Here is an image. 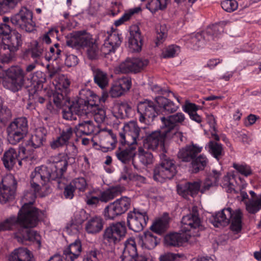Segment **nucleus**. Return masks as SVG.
<instances>
[{"mask_svg": "<svg viewBox=\"0 0 261 261\" xmlns=\"http://www.w3.org/2000/svg\"><path fill=\"white\" fill-rule=\"evenodd\" d=\"M127 145V148L122 149L119 148L116 152L118 159L123 163H127L132 160L136 154V147L134 145Z\"/></svg>", "mask_w": 261, "mask_h": 261, "instance_id": "nucleus-39", "label": "nucleus"}, {"mask_svg": "<svg viewBox=\"0 0 261 261\" xmlns=\"http://www.w3.org/2000/svg\"><path fill=\"white\" fill-rule=\"evenodd\" d=\"M114 111L121 118L129 117L132 113V108L127 103L122 102L115 105Z\"/></svg>", "mask_w": 261, "mask_h": 261, "instance_id": "nucleus-45", "label": "nucleus"}, {"mask_svg": "<svg viewBox=\"0 0 261 261\" xmlns=\"http://www.w3.org/2000/svg\"><path fill=\"white\" fill-rule=\"evenodd\" d=\"M122 188L120 186L112 187L103 191L100 192L99 199L100 201L107 202L121 194Z\"/></svg>", "mask_w": 261, "mask_h": 261, "instance_id": "nucleus-40", "label": "nucleus"}, {"mask_svg": "<svg viewBox=\"0 0 261 261\" xmlns=\"http://www.w3.org/2000/svg\"><path fill=\"white\" fill-rule=\"evenodd\" d=\"M126 233L124 222L112 223L107 227L103 233V240L106 243L115 245L122 240Z\"/></svg>", "mask_w": 261, "mask_h": 261, "instance_id": "nucleus-11", "label": "nucleus"}, {"mask_svg": "<svg viewBox=\"0 0 261 261\" xmlns=\"http://www.w3.org/2000/svg\"><path fill=\"white\" fill-rule=\"evenodd\" d=\"M124 133L120 134V142L123 145H134L139 138L140 129L135 121L125 124L123 126Z\"/></svg>", "mask_w": 261, "mask_h": 261, "instance_id": "nucleus-21", "label": "nucleus"}, {"mask_svg": "<svg viewBox=\"0 0 261 261\" xmlns=\"http://www.w3.org/2000/svg\"><path fill=\"white\" fill-rule=\"evenodd\" d=\"M130 37L129 39V48L132 51H139L142 45L141 32L137 26L130 28Z\"/></svg>", "mask_w": 261, "mask_h": 261, "instance_id": "nucleus-32", "label": "nucleus"}, {"mask_svg": "<svg viewBox=\"0 0 261 261\" xmlns=\"http://www.w3.org/2000/svg\"><path fill=\"white\" fill-rule=\"evenodd\" d=\"M81 220L79 222H75L72 220L71 221L67 224L65 230L69 234L77 233L81 229Z\"/></svg>", "mask_w": 261, "mask_h": 261, "instance_id": "nucleus-58", "label": "nucleus"}, {"mask_svg": "<svg viewBox=\"0 0 261 261\" xmlns=\"http://www.w3.org/2000/svg\"><path fill=\"white\" fill-rule=\"evenodd\" d=\"M206 121L210 125L212 138L217 141L219 140V137L216 132L215 126L216 122L214 116L212 115H207L206 116Z\"/></svg>", "mask_w": 261, "mask_h": 261, "instance_id": "nucleus-59", "label": "nucleus"}, {"mask_svg": "<svg viewBox=\"0 0 261 261\" xmlns=\"http://www.w3.org/2000/svg\"><path fill=\"white\" fill-rule=\"evenodd\" d=\"M67 45L72 48H87V54L90 59H95L98 56L97 45L93 42L91 36L85 31L77 32L68 38Z\"/></svg>", "mask_w": 261, "mask_h": 261, "instance_id": "nucleus-7", "label": "nucleus"}, {"mask_svg": "<svg viewBox=\"0 0 261 261\" xmlns=\"http://www.w3.org/2000/svg\"><path fill=\"white\" fill-rule=\"evenodd\" d=\"M8 140L11 144H16L26 136L28 133V121L24 117L16 118L7 128Z\"/></svg>", "mask_w": 261, "mask_h": 261, "instance_id": "nucleus-10", "label": "nucleus"}, {"mask_svg": "<svg viewBox=\"0 0 261 261\" xmlns=\"http://www.w3.org/2000/svg\"><path fill=\"white\" fill-rule=\"evenodd\" d=\"M201 221L197 212L190 214L182 217L181 231L184 232L191 240L190 244H193L199 237Z\"/></svg>", "mask_w": 261, "mask_h": 261, "instance_id": "nucleus-9", "label": "nucleus"}, {"mask_svg": "<svg viewBox=\"0 0 261 261\" xmlns=\"http://www.w3.org/2000/svg\"><path fill=\"white\" fill-rule=\"evenodd\" d=\"M221 177V173L220 171L213 170L207 175L201 187V181L197 180L179 184L177 186V191L179 195L186 198L189 195L193 197L197 194L199 191L203 193L212 188L218 187L220 184Z\"/></svg>", "mask_w": 261, "mask_h": 261, "instance_id": "nucleus-3", "label": "nucleus"}, {"mask_svg": "<svg viewBox=\"0 0 261 261\" xmlns=\"http://www.w3.org/2000/svg\"><path fill=\"white\" fill-rule=\"evenodd\" d=\"M220 25L216 24L208 27L205 31L202 33H192L185 36L182 40L188 48L198 50L204 47L206 40L210 41L217 37L220 32L219 30Z\"/></svg>", "mask_w": 261, "mask_h": 261, "instance_id": "nucleus-6", "label": "nucleus"}, {"mask_svg": "<svg viewBox=\"0 0 261 261\" xmlns=\"http://www.w3.org/2000/svg\"><path fill=\"white\" fill-rule=\"evenodd\" d=\"M81 251V242L77 239L65 249L63 255L66 261H73L80 256Z\"/></svg>", "mask_w": 261, "mask_h": 261, "instance_id": "nucleus-35", "label": "nucleus"}, {"mask_svg": "<svg viewBox=\"0 0 261 261\" xmlns=\"http://www.w3.org/2000/svg\"><path fill=\"white\" fill-rule=\"evenodd\" d=\"M161 119L167 136L173 134V129L176 126L185 125L188 121L182 112H177L167 117H163Z\"/></svg>", "mask_w": 261, "mask_h": 261, "instance_id": "nucleus-23", "label": "nucleus"}, {"mask_svg": "<svg viewBox=\"0 0 261 261\" xmlns=\"http://www.w3.org/2000/svg\"><path fill=\"white\" fill-rule=\"evenodd\" d=\"M30 186L32 193L26 192L23 196V200L28 201V203L33 205L37 196L44 197L47 193L44 192V186L52 179V174L47 166L42 165L36 167L31 173Z\"/></svg>", "mask_w": 261, "mask_h": 261, "instance_id": "nucleus-2", "label": "nucleus"}, {"mask_svg": "<svg viewBox=\"0 0 261 261\" xmlns=\"http://www.w3.org/2000/svg\"><path fill=\"white\" fill-rule=\"evenodd\" d=\"M140 10L141 9L139 7L129 9L128 11H125L121 17L115 21L114 24L116 27L122 24L125 21L129 20L134 14L138 13Z\"/></svg>", "mask_w": 261, "mask_h": 261, "instance_id": "nucleus-51", "label": "nucleus"}, {"mask_svg": "<svg viewBox=\"0 0 261 261\" xmlns=\"http://www.w3.org/2000/svg\"><path fill=\"white\" fill-rule=\"evenodd\" d=\"M96 127L91 120L84 121L79 123L75 127L74 132L77 136L82 135H89L93 133Z\"/></svg>", "mask_w": 261, "mask_h": 261, "instance_id": "nucleus-38", "label": "nucleus"}, {"mask_svg": "<svg viewBox=\"0 0 261 261\" xmlns=\"http://www.w3.org/2000/svg\"><path fill=\"white\" fill-rule=\"evenodd\" d=\"M180 52V48L177 45H172L167 47L162 53L164 58H172L177 55Z\"/></svg>", "mask_w": 261, "mask_h": 261, "instance_id": "nucleus-56", "label": "nucleus"}, {"mask_svg": "<svg viewBox=\"0 0 261 261\" xmlns=\"http://www.w3.org/2000/svg\"><path fill=\"white\" fill-rule=\"evenodd\" d=\"M233 179V176L230 173H227L225 175L220 184V186L227 193H236L234 186L231 180Z\"/></svg>", "mask_w": 261, "mask_h": 261, "instance_id": "nucleus-48", "label": "nucleus"}, {"mask_svg": "<svg viewBox=\"0 0 261 261\" xmlns=\"http://www.w3.org/2000/svg\"><path fill=\"white\" fill-rule=\"evenodd\" d=\"M93 73L94 82L100 88L103 89L108 85L109 79L106 72L95 68L93 69Z\"/></svg>", "mask_w": 261, "mask_h": 261, "instance_id": "nucleus-43", "label": "nucleus"}, {"mask_svg": "<svg viewBox=\"0 0 261 261\" xmlns=\"http://www.w3.org/2000/svg\"><path fill=\"white\" fill-rule=\"evenodd\" d=\"M32 18V12L27 8L22 7L18 13L11 17V21L14 25L31 32L34 26Z\"/></svg>", "mask_w": 261, "mask_h": 261, "instance_id": "nucleus-20", "label": "nucleus"}, {"mask_svg": "<svg viewBox=\"0 0 261 261\" xmlns=\"http://www.w3.org/2000/svg\"><path fill=\"white\" fill-rule=\"evenodd\" d=\"M122 261H154L155 258L149 254L139 255L135 239H128L124 244V248L121 256Z\"/></svg>", "mask_w": 261, "mask_h": 261, "instance_id": "nucleus-16", "label": "nucleus"}, {"mask_svg": "<svg viewBox=\"0 0 261 261\" xmlns=\"http://www.w3.org/2000/svg\"><path fill=\"white\" fill-rule=\"evenodd\" d=\"M68 157L64 153H59L55 156H51L49 160L50 164L48 167L52 174V179L58 180L59 184H60V178L66 172L68 165Z\"/></svg>", "mask_w": 261, "mask_h": 261, "instance_id": "nucleus-13", "label": "nucleus"}, {"mask_svg": "<svg viewBox=\"0 0 261 261\" xmlns=\"http://www.w3.org/2000/svg\"><path fill=\"white\" fill-rule=\"evenodd\" d=\"M132 86L131 79L124 76L115 81L110 90V94L112 97H118L128 91Z\"/></svg>", "mask_w": 261, "mask_h": 261, "instance_id": "nucleus-25", "label": "nucleus"}, {"mask_svg": "<svg viewBox=\"0 0 261 261\" xmlns=\"http://www.w3.org/2000/svg\"><path fill=\"white\" fill-rule=\"evenodd\" d=\"M98 103V102H92L91 104L87 106H83V107L85 110L84 115L93 117L97 123L101 124L105 120L106 114L105 109Z\"/></svg>", "mask_w": 261, "mask_h": 261, "instance_id": "nucleus-26", "label": "nucleus"}, {"mask_svg": "<svg viewBox=\"0 0 261 261\" xmlns=\"http://www.w3.org/2000/svg\"><path fill=\"white\" fill-rule=\"evenodd\" d=\"M59 44L56 43L54 46L50 47L49 60H56L60 57L61 50L59 48Z\"/></svg>", "mask_w": 261, "mask_h": 261, "instance_id": "nucleus-63", "label": "nucleus"}, {"mask_svg": "<svg viewBox=\"0 0 261 261\" xmlns=\"http://www.w3.org/2000/svg\"><path fill=\"white\" fill-rule=\"evenodd\" d=\"M246 211L250 214H255L261 210V194L254 198H250L245 202Z\"/></svg>", "mask_w": 261, "mask_h": 261, "instance_id": "nucleus-42", "label": "nucleus"}, {"mask_svg": "<svg viewBox=\"0 0 261 261\" xmlns=\"http://www.w3.org/2000/svg\"><path fill=\"white\" fill-rule=\"evenodd\" d=\"M22 44L21 35L14 31L7 37H3L0 42V61L8 62L12 59L11 52L19 49Z\"/></svg>", "mask_w": 261, "mask_h": 261, "instance_id": "nucleus-8", "label": "nucleus"}, {"mask_svg": "<svg viewBox=\"0 0 261 261\" xmlns=\"http://www.w3.org/2000/svg\"><path fill=\"white\" fill-rule=\"evenodd\" d=\"M166 129L162 126L161 130H156L148 135L144 140V147L154 150L159 146H162L164 141L170 138L171 135H166Z\"/></svg>", "mask_w": 261, "mask_h": 261, "instance_id": "nucleus-24", "label": "nucleus"}, {"mask_svg": "<svg viewBox=\"0 0 261 261\" xmlns=\"http://www.w3.org/2000/svg\"><path fill=\"white\" fill-rule=\"evenodd\" d=\"M103 226L102 219L99 216H94L87 221L85 229L88 233L96 234L102 230Z\"/></svg>", "mask_w": 261, "mask_h": 261, "instance_id": "nucleus-36", "label": "nucleus"}, {"mask_svg": "<svg viewBox=\"0 0 261 261\" xmlns=\"http://www.w3.org/2000/svg\"><path fill=\"white\" fill-rule=\"evenodd\" d=\"M176 172L174 161L169 159H165L155 167L153 178L156 181L163 182L166 179L172 178Z\"/></svg>", "mask_w": 261, "mask_h": 261, "instance_id": "nucleus-15", "label": "nucleus"}, {"mask_svg": "<svg viewBox=\"0 0 261 261\" xmlns=\"http://www.w3.org/2000/svg\"><path fill=\"white\" fill-rule=\"evenodd\" d=\"M168 225V219L163 217L156 220L151 225V229L156 233H161L167 229Z\"/></svg>", "mask_w": 261, "mask_h": 261, "instance_id": "nucleus-49", "label": "nucleus"}, {"mask_svg": "<svg viewBox=\"0 0 261 261\" xmlns=\"http://www.w3.org/2000/svg\"><path fill=\"white\" fill-rule=\"evenodd\" d=\"M159 243L156 236L150 231H146L139 240V244L143 248L147 249H153Z\"/></svg>", "mask_w": 261, "mask_h": 261, "instance_id": "nucleus-37", "label": "nucleus"}, {"mask_svg": "<svg viewBox=\"0 0 261 261\" xmlns=\"http://www.w3.org/2000/svg\"><path fill=\"white\" fill-rule=\"evenodd\" d=\"M155 101L159 107L162 108L163 111L168 113H174L179 108L173 101L163 96L156 97Z\"/></svg>", "mask_w": 261, "mask_h": 261, "instance_id": "nucleus-41", "label": "nucleus"}, {"mask_svg": "<svg viewBox=\"0 0 261 261\" xmlns=\"http://www.w3.org/2000/svg\"><path fill=\"white\" fill-rule=\"evenodd\" d=\"M99 136L103 144L112 145L116 141V137L113 134L111 129H103L101 130L99 132Z\"/></svg>", "mask_w": 261, "mask_h": 261, "instance_id": "nucleus-50", "label": "nucleus"}, {"mask_svg": "<svg viewBox=\"0 0 261 261\" xmlns=\"http://www.w3.org/2000/svg\"><path fill=\"white\" fill-rule=\"evenodd\" d=\"M137 111L140 115V122L146 124L152 121L159 114L154 102L147 99L140 101L138 103Z\"/></svg>", "mask_w": 261, "mask_h": 261, "instance_id": "nucleus-18", "label": "nucleus"}, {"mask_svg": "<svg viewBox=\"0 0 261 261\" xmlns=\"http://www.w3.org/2000/svg\"><path fill=\"white\" fill-rule=\"evenodd\" d=\"M148 63V61L146 59L139 58H127L116 67L115 72L123 73L137 72L143 67L146 66Z\"/></svg>", "mask_w": 261, "mask_h": 261, "instance_id": "nucleus-22", "label": "nucleus"}, {"mask_svg": "<svg viewBox=\"0 0 261 261\" xmlns=\"http://www.w3.org/2000/svg\"><path fill=\"white\" fill-rule=\"evenodd\" d=\"M74 189L79 192H85L88 188V183L84 177H79L74 178L70 182Z\"/></svg>", "mask_w": 261, "mask_h": 261, "instance_id": "nucleus-53", "label": "nucleus"}, {"mask_svg": "<svg viewBox=\"0 0 261 261\" xmlns=\"http://www.w3.org/2000/svg\"><path fill=\"white\" fill-rule=\"evenodd\" d=\"M208 151L215 158L218 160L220 156L222 154L223 148L221 144L211 141L206 145Z\"/></svg>", "mask_w": 261, "mask_h": 261, "instance_id": "nucleus-52", "label": "nucleus"}, {"mask_svg": "<svg viewBox=\"0 0 261 261\" xmlns=\"http://www.w3.org/2000/svg\"><path fill=\"white\" fill-rule=\"evenodd\" d=\"M208 160L203 154L196 156L191 162L192 172L197 173L203 170L208 164Z\"/></svg>", "mask_w": 261, "mask_h": 261, "instance_id": "nucleus-44", "label": "nucleus"}, {"mask_svg": "<svg viewBox=\"0 0 261 261\" xmlns=\"http://www.w3.org/2000/svg\"><path fill=\"white\" fill-rule=\"evenodd\" d=\"M242 213L240 209L233 211L228 207L217 213L211 220V223L216 227L225 226L231 221L230 228L235 233L239 232L242 229Z\"/></svg>", "mask_w": 261, "mask_h": 261, "instance_id": "nucleus-5", "label": "nucleus"}, {"mask_svg": "<svg viewBox=\"0 0 261 261\" xmlns=\"http://www.w3.org/2000/svg\"><path fill=\"white\" fill-rule=\"evenodd\" d=\"M190 240L184 232L170 233L164 238L165 244L169 246H179L186 242L190 244Z\"/></svg>", "mask_w": 261, "mask_h": 261, "instance_id": "nucleus-29", "label": "nucleus"}, {"mask_svg": "<svg viewBox=\"0 0 261 261\" xmlns=\"http://www.w3.org/2000/svg\"><path fill=\"white\" fill-rule=\"evenodd\" d=\"M33 44L34 47L31 49V57L35 60L39 59L43 55V47L36 41H34Z\"/></svg>", "mask_w": 261, "mask_h": 261, "instance_id": "nucleus-57", "label": "nucleus"}, {"mask_svg": "<svg viewBox=\"0 0 261 261\" xmlns=\"http://www.w3.org/2000/svg\"><path fill=\"white\" fill-rule=\"evenodd\" d=\"M71 84L70 79L66 75H58L54 83L55 91L47 92L48 102L46 105L47 110L52 112L55 109L60 108L62 105L64 97L69 91Z\"/></svg>", "mask_w": 261, "mask_h": 261, "instance_id": "nucleus-4", "label": "nucleus"}, {"mask_svg": "<svg viewBox=\"0 0 261 261\" xmlns=\"http://www.w3.org/2000/svg\"><path fill=\"white\" fill-rule=\"evenodd\" d=\"M222 8L227 12H232L238 8V3L236 0H224L221 3Z\"/></svg>", "mask_w": 261, "mask_h": 261, "instance_id": "nucleus-55", "label": "nucleus"}, {"mask_svg": "<svg viewBox=\"0 0 261 261\" xmlns=\"http://www.w3.org/2000/svg\"><path fill=\"white\" fill-rule=\"evenodd\" d=\"M138 156L140 162L144 166L151 164L153 162V155L148 151L140 147L138 149Z\"/></svg>", "mask_w": 261, "mask_h": 261, "instance_id": "nucleus-47", "label": "nucleus"}, {"mask_svg": "<svg viewBox=\"0 0 261 261\" xmlns=\"http://www.w3.org/2000/svg\"><path fill=\"white\" fill-rule=\"evenodd\" d=\"M20 0H0V13L14 8Z\"/></svg>", "mask_w": 261, "mask_h": 261, "instance_id": "nucleus-54", "label": "nucleus"}, {"mask_svg": "<svg viewBox=\"0 0 261 261\" xmlns=\"http://www.w3.org/2000/svg\"><path fill=\"white\" fill-rule=\"evenodd\" d=\"M16 181L11 174L6 175L0 184V203L6 204L12 201L15 198Z\"/></svg>", "mask_w": 261, "mask_h": 261, "instance_id": "nucleus-14", "label": "nucleus"}, {"mask_svg": "<svg viewBox=\"0 0 261 261\" xmlns=\"http://www.w3.org/2000/svg\"><path fill=\"white\" fill-rule=\"evenodd\" d=\"M83 106H79L74 101H72V104L67 108L63 109V117L64 119L68 120L76 119V115L84 116V108Z\"/></svg>", "mask_w": 261, "mask_h": 261, "instance_id": "nucleus-33", "label": "nucleus"}, {"mask_svg": "<svg viewBox=\"0 0 261 261\" xmlns=\"http://www.w3.org/2000/svg\"><path fill=\"white\" fill-rule=\"evenodd\" d=\"M202 146L197 144L192 143L181 148L178 152L177 156L181 161L189 162L192 161L193 159L202 151Z\"/></svg>", "mask_w": 261, "mask_h": 261, "instance_id": "nucleus-27", "label": "nucleus"}, {"mask_svg": "<svg viewBox=\"0 0 261 261\" xmlns=\"http://www.w3.org/2000/svg\"><path fill=\"white\" fill-rule=\"evenodd\" d=\"M2 99L0 97V122L4 121L11 116L10 110L7 107L2 106Z\"/></svg>", "mask_w": 261, "mask_h": 261, "instance_id": "nucleus-62", "label": "nucleus"}, {"mask_svg": "<svg viewBox=\"0 0 261 261\" xmlns=\"http://www.w3.org/2000/svg\"><path fill=\"white\" fill-rule=\"evenodd\" d=\"M32 252L25 247L15 249L9 255L8 261H33Z\"/></svg>", "mask_w": 261, "mask_h": 261, "instance_id": "nucleus-31", "label": "nucleus"}, {"mask_svg": "<svg viewBox=\"0 0 261 261\" xmlns=\"http://www.w3.org/2000/svg\"><path fill=\"white\" fill-rule=\"evenodd\" d=\"M73 134V130L71 127H67L64 129L61 132L59 136L50 142V145L51 148L56 149L64 146H67Z\"/></svg>", "mask_w": 261, "mask_h": 261, "instance_id": "nucleus-30", "label": "nucleus"}, {"mask_svg": "<svg viewBox=\"0 0 261 261\" xmlns=\"http://www.w3.org/2000/svg\"><path fill=\"white\" fill-rule=\"evenodd\" d=\"M100 101L105 102V98H100L96 94L91 90L85 88L82 89L79 92V97L77 100L73 101L79 106H88L92 102H99Z\"/></svg>", "mask_w": 261, "mask_h": 261, "instance_id": "nucleus-28", "label": "nucleus"}, {"mask_svg": "<svg viewBox=\"0 0 261 261\" xmlns=\"http://www.w3.org/2000/svg\"><path fill=\"white\" fill-rule=\"evenodd\" d=\"M233 167L238 172L245 176H248L252 174L250 167L246 164H234Z\"/></svg>", "mask_w": 261, "mask_h": 261, "instance_id": "nucleus-60", "label": "nucleus"}, {"mask_svg": "<svg viewBox=\"0 0 261 261\" xmlns=\"http://www.w3.org/2000/svg\"><path fill=\"white\" fill-rule=\"evenodd\" d=\"M148 217L146 212L134 208L127 214V224L128 228L135 232H139L146 225Z\"/></svg>", "mask_w": 261, "mask_h": 261, "instance_id": "nucleus-19", "label": "nucleus"}, {"mask_svg": "<svg viewBox=\"0 0 261 261\" xmlns=\"http://www.w3.org/2000/svg\"><path fill=\"white\" fill-rule=\"evenodd\" d=\"M130 203V198L123 196L110 203L105 207L103 211L105 219L113 220L117 216L124 214L129 208Z\"/></svg>", "mask_w": 261, "mask_h": 261, "instance_id": "nucleus-12", "label": "nucleus"}, {"mask_svg": "<svg viewBox=\"0 0 261 261\" xmlns=\"http://www.w3.org/2000/svg\"><path fill=\"white\" fill-rule=\"evenodd\" d=\"M27 158L25 155V148L22 146L18 149L10 148L6 150L3 155V162L5 167L11 170L18 163V167L21 166L22 160Z\"/></svg>", "mask_w": 261, "mask_h": 261, "instance_id": "nucleus-17", "label": "nucleus"}, {"mask_svg": "<svg viewBox=\"0 0 261 261\" xmlns=\"http://www.w3.org/2000/svg\"><path fill=\"white\" fill-rule=\"evenodd\" d=\"M170 0H150L147 5V8L152 13L159 10L165 9Z\"/></svg>", "mask_w": 261, "mask_h": 261, "instance_id": "nucleus-46", "label": "nucleus"}, {"mask_svg": "<svg viewBox=\"0 0 261 261\" xmlns=\"http://www.w3.org/2000/svg\"><path fill=\"white\" fill-rule=\"evenodd\" d=\"M43 216L44 213L25 202L19 210L17 217L12 216L0 222V231L17 229L13 235L18 242L24 244L28 241L40 248L42 242L41 236L28 227L36 226Z\"/></svg>", "mask_w": 261, "mask_h": 261, "instance_id": "nucleus-1", "label": "nucleus"}, {"mask_svg": "<svg viewBox=\"0 0 261 261\" xmlns=\"http://www.w3.org/2000/svg\"><path fill=\"white\" fill-rule=\"evenodd\" d=\"M47 134V130L43 127L37 128L27 141V145L34 148L40 147Z\"/></svg>", "mask_w": 261, "mask_h": 261, "instance_id": "nucleus-34", "label": "nucleus"}, {"mask_svg": "<svg viewBox=\"0 0 261 261\" xmlns=\"http://www.w3.org/2000/svg\"><path fill=\"white\" fill-rule=\"evenodd\" d=\"M182 110L188 113L189 115L190 114H192L196 112L198 110L201 109V107L197 106L195 103H191L188 101H186L184 106L182 107Z\"/></svg>", "mask_w": 261, "mask_h": 261, "instance_id": "nucleus-61", "label": "nucleus"}, {"mask_svg": "<svg viewBox=\"0 0 261 261\" xmlns=\"http://www.w3.org/2000/svg\"><path fill=\"white\" fill-rule=\"evenodd\" d=\"M106 40L111 43L115 48L118 47L121 43V40L119 34H112Z\"/></svg>", "mask_w": 261, "mask_h": 261, "instance_id": "nucleus-64", "label": "nucleus"}]
</instances>
